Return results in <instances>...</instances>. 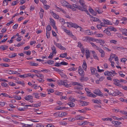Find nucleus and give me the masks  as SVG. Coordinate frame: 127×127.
Listing matches in <instances>:
<instances>
[{
  "instance_id": "nucleus-49",
  "label": "nucleus",
  "mask_w": 127,
  "mask_h": 127,
  "mask_svg": "<svg viewBox=\"0 0 127 127\" xmlns=\"http://www.w3.org/2000/svg\"><path fill=\"white\" fill-rule=\"evenodd\" d=\"M60 21L62 25H64L65 24L64 20L62 19H60Z\"/></svg>"
},
{
  "instance_id": "nucleus-19",
  "label": "nucleus",
  "mask_w": 127,
  "mask_h": 127,
  "mask_svg": "<svg viewBox=\"0 0 127 127\" xmlns=\"http://www.w3.org/2000/svg\"><path fill=\"white\" fill-rule=\"evenodd\" d=\"M92 52L94 58L95 59L98 60V58L97 57L95 52L94 51H92Z\"/></svg>"
},
{
  "instance_id": "nucleus-18",
  "label": "nucleus",
  "mask_w": 127,
  "mask_h": 127,
  "mask_svg": "<svg viewBox=\"0 0 127 127\" xmlns=\"http://www.w3.org/2000/svg\"><path fill=\"white\" fill-rule=\"evenodd\" d=\"M110 31H114L116 32L117 31L116 29L114 27L110 26L107 28Z\"/></svg>"
},
{
  "instance_id": "nucleus-34",
  "label": "nucleus",
  "mask_w": 127,
  "mask_h": 127,
  "mask_svg": "<svg viewBox=\"0 0 127 127\" xmlns=\"http://www.w3.org/2000/svg\"><path fill=\"white\" fill-rule=\"evenodd\" d=\"M36 76H37L40 79L43 78H44L43 75L42 74H38L36 75Z\"/></svg>"
},
{
  "instance_id": "nucleus-15",
  "label": "nucleus",
  "mask_w": 127,
  "mask_h": 127,
  "mask_svg": "<svg viewBox=\"0 0 127 127\" xmlns=\"http://www.w3.org/2000/svg\"><path fill=\"white\" fill-rule=\"evenodd\" d=\"M67 113L65 112H59V117H62L67 115Z\"/></svg>"
},
{
  "instance_id": "nucleus-47",
  "label": "nucleus",
  "mask_w": 127,
  "mask_h": 127,
  "mask_svg": "<svg viewBox=\"0 0 127 127\" xmlns=\"http://www.w3.org/2000/svg\"><path fill=\"white\" fill-rule=\"evenodd\" d=\"M82 66L84 70H86L87 67V64H83Z\"/></svg>"
},
{
  "instance_id": "nucleus-31",
  "label": "nucleus",
  "mask_w": 127,
  "mask_h": 127,
  "mask_svg": "<svg viewBox=\"0 0 127 127\" xmlns=\"http://www.w3.org/2000/svg\"><path fill=\"white\" fill-rule=\"evenodd\" d=\"M89 10L90 12L92 14L94 15H96V13H95L94 11V10L92 9V8H90L89 9Z\"/></svg>"
},
{
  "instance_id": "nucleus-48",
  "label": "nucleus",
  "mask_w": 127,
  "mask_h": 127,
  "mask_svg": "<svg viewBox=\"0 0 127 127\" xmlns=\"http://www.w3.org/2000/svg\"><path fill=\"white\" fill-rule=\"evenodd\" d=\"M89 40L92 41L93 42L95 41L96 39H95L94 38L92 37H89Z\"/></svg>"
},
{
  "instance_id": "nucleus-27",
  "label": "nucleus",
  "mask_w": 127,
  "mask_h": 127,
  "mask_svg": "<svg viewBox=\"0 0 127 127\" xmlns=\"http://www.w3.org/2000/svg\"><path fill=\"white\" fill-rule=\"evenodd\" d=\"M113 122H114L115 123V124L114 125L115 127H117L118 126V125H120L121 124V122L118 121H113Z\"/></svg>"
},
{
  "instance_id": "nucleus-61",
  "label": "nucleus",
  "mask_w": 127,
  "mask_h": 127,
  "mask_svg": "<svg viewBox=\"0 0 127 127\" xmlns=\"http://www.w3.org/2000/svg\"><path fill=\"white\" fill-rule=\"evenodd\" d=\"M110 42L111 43H113L114 44H116L117 43V42L116 40H112L110 41Z\"/></svg>"
},
{
  "instance_id": "nucleus-44",
  "label": "nucleus",
  "mask_w": 127,
  "mask_h": 127,
  "mask_svg": "<svg viewBox=\"0 0 127 127\" xmlns=\"http://www.w3.org/2000/svg\"><path fill=\"white\" fill-rule=\"evenodd\" d=\"M35 96V97L37 98H38L39 97V94L37 93H34L33 94Z\"/></svg>"
},
{
  "instance_id": "nucleus-32",
  "label": "nucleus",
  "mask_w": 127,
  "mask_h": 127,
  "mask_svg": "<svg viewBox=\"0 0 127 127\" xmlns=\"http://www.w3.org/2000/svg\"><path fill=\"white\" fill-rule=\"evenodd\" d=\"M50 23H51L52 25H55V22L54 20L51 18L50 19Z\"/></svg>"
},
{
  "instance_id": "nucleus-17",
  "label": "nucleus",
  "mask_w": 127,
  "mask_h": 127,
  "mask_svg": "<svg viewBox=\"0 0 127 127\" xmlns=\"http://www.w3.org/2000/svg\"><path fill=\"white\" fill-rule=\"evenodd\" d=\"M73 7H74L75 8H76L78 9L79 10L81 11L82 8L80 6L76 4H73Z\"/></svg>"
},
{
  "instance_id": "nucleus-46",
  "label": "nucleus",
  "mask_w": 127,
  "mask_h": 127,
  "mask_svg": "<svg viewBox=\"0 0 127 127\" xmlns=\"http://www.w3.org/2000/svg\"><path fill=\"white\" fill-rule=\"evenodd\" d=\"M100 100L99 101L97 99L95 100H93L92 101L95 103H97L98 104H99L100 103H101L100 101Z\"/></svg>"
},
{
  "instance_id": "nucleus-43",
  "label": "nucleus",
  "mask_w": 127,
  "mask_h": 127,
  "mask_svg": "<svg viewBox=\"0 0 127 127\" xmlns=\"http://www.w3.org/2000/svg\"><path fill=\"white\" fill-rule=\"evenodd\" d=\"M13 97L14 98L18 100H20L21 98V97L19 96H17L16 95H15Z\"/></svg>"
},
{
  "instance_id": "nucleus-42",
  "label": "nucleus",
  "mask_w": 127,
  "mask_h": 127,
  "mask_svg": "<svg viewBox=\"0 0 127 127\" xmlns=\"http://www.w3.org/2000/svg\"><path fill=\"white\" fill-rule=\"evenodd\" d=\"M67 54L66 53H63L61 54L60 55V57L62 58H64V57H66V56H67Z\"/></svg>"
},
{
  "instance_id": "nucleus-16",
  "label": "nucleus",
  "mask_w": 127,
  "mask_h": 127,
  "mask_svg": "<svg viewBox=\"0 0 127 127\" xmlns=\"http://www.w3.org/2000/svg\"><path fill=\"white\" fill-rule=\"evenodd\" d=\"M95 11L98 14L101 13L103 12L102 9L100 8H95Z\"/></svg>"
},
{
  "instance_id": "nucleus-2",
  "label": "nucleus",
  "mask_w": 127,
  "mask_h": 127,
  "mask_svg": "<svg viewBox=\"0 0 127 127\" xmlns=\"http://www.w3.org/2000/svg\"><path fill=\"white\" fill-rule=\"evenodd\" d=\"M59 84L60 85H64L66 87H70L71 86V84H68L67 83L64 81L61 80L59 82Z\"/></svg>"
},
{
  "instance_id": "nucleus-23",
  "label": "nucleus",
  "mask_w": 127,
  "mask_h": 127,
  "mask_svg": "<svg viewBox=\"0 0 127 127\" xmlns=\"http://www.w3.org/2000/svg\"><path fill=\"white\" fill-rule=\"evenodd\" d=\"M90 70L91 71V74L92 75H94L95 71H97V70L95 68L92 67H90Z\"/></svg>"
},
{
  "instance_id": "nucleus-45",
  "label": "nucleus",
  "mask_w": 127,
  "mask_h": 127,
  "mask_svg": "<svg viewBox=\"0 0 127 127\" xmlns=\"http://www.w3.org/2000/svg\"><path fill=\"white\" fill-rule=\"evenodd\" d=\"M8 1L7 0H4L3 2V5H6L8 4Z\"/></svg>"
},
{
  "instance_id": "nucleus-29",
  "label": "nucleus",
  "mask_w": 127,
  "mask_h": 127,
  "mask_svg": "<svg viewBox=\"0 0 127 127\" xmlns=\"http://www.w3.org/2000/svg\"><path fill=\"white\" fill-rule=\"evenodd\" d=\"M81 11L86 12L88 15H90V16L91 17V16L90 15V13L88 12L87 9V8H84V9L82 8V9Z\"/></svg>"
},
{
  "instance_id": "nucleus-57",
  "label": "nucleus",
  "mask_w": 127,
  "mask_h": 127,
  "mask_svg": "<svg viewBox=\"0 0 127 127\" xmlns=\"http://www.w3.org/2000/svg\"><path fill=\"white\" fill-rule=\"evenodd\" d=\"M90 37H88V36H85L83 38L84 39L83 40L84 41H86L88 40H89V38Z\"/></svg>"
},
{
  "instance_id": "nucleus-14",
  "label": "nucleus",
  "mask_w": 127,
  "mask_h": 127,
  "mask_svg": "<svg viewBox=\"0 0 127 127\" xmlns=\"http://www.w3.org/2000/svg\"><path fill=\"white\" fill-rule=\"evenodd\" d=\"M8 73L10 74H18L19 73H18L17 71H14L12 70H8L7 71Z\"/></svg>"
},
{
  "instance_id": "nucleus-41",
  "label": "nucleus",
  "mask_w": 127,
  "mask_h": 127,
  "mask_svg": "<svg viewBox=\"0 0 127 127\" xmlns=\"http://www.w3.org/2000/svg\"><path fill=\"white\" fill-rule=\"evenodd\" d=\"M127 60L126 58H123L121 59V61L122 63H125V62Z\"/></svg>"
},
{
  "instance_id": "nucleus-60",
  "label": "nucleus",
  "mask_w": 127,
  "mask_h": 127,
  "mask_svg": "<svg viewBox=\"0 0 127 127\" xmlns=\"http://www.w3.org/2000/svg\"><path fill=\"white\" fill-rule=\"evenodd\" d=\"M125 29H124V32H122V34L125 36H127V31L126 30V29H125Z\"/></svg>"
},
{
  "instance_id": "nucleus-53",
  "label": "nucleus",
  "mask_w": 127,
  "mask_h": 127,
  "mask_svg": "<svg viewBox=\"0 0 127 127\" xmlns=\"http://www.w3.org/2000/svg\"><path fill=\"white\" fill-rule=\"evenodd\" d=\"M44 6L46 10L48 9L50 7L49 5L45 4L44 5Z\"/></svg>"
},
{
  "instance_id": "nucleus-5",
  "label": "nucleus",
  "mask_w": 127,
  "mask_h": 127,
  "mask_svg": "<svg viewBox=\"0 0 127 127\" xmlns=\"http://www.w3.org/2000/svg\"><path fill=\"white\" fill-rule=\"evenodd\" d=\"M85 55L87 60L90 57V53L89 50H86L85 51Z\"/></svg>"
},
{
  "instance_id": "nucleus-11",
  "label": "nucleus",
  "mask_w": 127,
  "mask_h": 127,
  "mask_svg": "<svg viewBox=\"0 0 127 127\" xmlns=\"http://www.w3.org/2000/svg\"><path fill=\"white\" fill-rule=\"evenodd\" d=\"M50 13L56 19H58L59 18V15L54 13L53 11H51Z\"/></svg>"
},
{
  "instance_id": "nucleus-56",
  "label": "nucleus",
  "mask_w": 127,
  "mask_h": 127,
  "mask_svg": "<svg viewBox=\"0 0 127 127\" xmlns=\"http://www.w3.org/2000/svg\"><path fill=\"white\" fill-rule=\"evenodd\" d=\"M104 74L105 75L109 76L110 75V72L108 71H105L104 73Z\"/></svg>"
},
{
  "instance_id": "nucleus-35",
  "label": "nucleus",
  "mask_w": 127,
  "mask_h": 127,
  "mask_svg": "<svg viewBox=\"0 0 127 127\" xmlns=\"http://www.w3.org/2000/svg\"><path fill=\"white\" fill-rule=\"evenodd\" d=\"M103 21L105 24H107L109 25H110V22L108 20H106L105 19H103Z\"/></svg>"
},
{
  "instance_id": "nucleus-58",
  "label": "nucleus",
  "mask_w": 127,
  "mask_h": 127,
  "mask_svg": "<svg viewBox=\"0 0 127 127\" xmlns=\"http://www.w3.org/2000/svg\"><path fill=\"white\" fill-rule=\"evenodd\" d=\"M1 66H4L5 67H8L9 66V65L8 64H0Z\"/></svg>"
},
{
  "instance_id": "nucleus-7",
  "label": "nucleus",
  "mask_w": 127,
  "mask_h": 127,
  "mask_svg": "<svg viewBox=\"0 0 127 127\" xmlns=\"http://www.w3.org/2000/svg\"><path fill=\"white\" fill-rule=\"evenodd\" d=\"M81 5H82V8L84 9V8H87V6L85 5L84 1L83 0H80L79 1Z\"/></svg>"
},
{
  "instance_id": "nucleus-62",
  "label": "nucleus",
  "mask_w": 127,
  "mask_h": 127,
  "mask_svg": "<svg viewBox=\"0 0 127 127\" xmlns=\"http://www.w3.org/2000/svg\"><path fill=\"white\" fill-rule=\"evenodd\" d=\"M103 35L101 33H99L96 35V36L97 37H102L103 36Z\"/></svg>"
},
{
  "instance_id": "nucleus-30",
  "label": "nucleus",
  "mask_w": 127,
  "mask_h": 127,
  "mask_svg": "<svg viewBox=\"0 0 127 127\" xmlns=\"http://www.w3.org/2000/svg\"><path fill=\"white\" fill-rule=\"evenodd\" d=\"M52 53L53 54H56L57 53L56 51V49L55 47L54 46H53L52 48Z\"/></svg>"
},
{
  "instance_id": "nucleus-51",
  "label": "nucleus",
  "mask_w": 127,
  "mask_h": 127,
  "mask_svg": "<svg viewBox=\"0 0 127 127\" xmlns=\"http://www.w3.org/2000/svg\"><path fill=\"white\" fill-rule=\"evenodd\" d=\"M81 122H83V126H84L86 125H88L89 123L86 121H82Z\"/></svg>"
},
{
  "instance_id": "nucleus-8",
  "label": "nucleus",
  "mask_w": 127,
  "mask_h": 127,
  "mask_svg": "<svg viewBox=\"0 0 127 127\" xmlns=\"http://www.w3.org/2000/svg\"><path fill=\"white\" fill-rule=\"evenodd\" d=\"M91 19L92 21L94 22H97L100 23L101 22L100 21L98 18L91 16Z\"/></svg>"
},
{
  "instance_id": "nucleus-6",
  "label": "nucleus",
  "mask_w": 127,
  "mask_h": 127,
  "mask_svg": "<svg viewBox=\"0 0 127 127\" xmlns=\"http://www.w3.org/2000/svg\"><path fill=\"white\" fill-rule=\"evenodd\" d=\"M78 72L79 74L82 76H84V72L83 69L81 68V67L80 66L79 67L78 69Z\"/></svg>"
},
{
  "instance_id": "nucleus-20",
  "label": "nucleus",
  "mask_w": 127,
  "mask_h": 127,
  "mask_svg": "<svg viewBox=\"0 0 127 127\" xmlns=\"http://www.w3.org/2000/svg\"><path fill=\"white\" fill-rule=\"evenodd\" d=\"M58 47L61 50H66L65 48L64 47V46H62V45L61 43H59V44L57 47Z\"/></svg>"
},
{
  "instance_id": "nucleus-39",
  "label": "nucleus",
  "mask_w": 127,
  "mask_h": 127,
  "mask_svg": "<svg viewBox=\"0 0 127 127\" xmlns=\"http://www.w3.org/2000/svg\"><path fill=\"white\" fill-rule=\"evenodd\" d=\"M110 73V75H111L113 74H117V73H116L115 70H112L111 71L109 72Z\"/></svg>"
},
{
  "instance_id": "nucleus-26",
  "label": "nucleus",
  "mask_w": 127,
  "mask_h": 127,
  "mask_svg": "<svg viewBox=\"0 0 127 127\" xmlns=\"http://www.w3.org/2000/svg\"><path fill=\"white\" fill-rule=\"evenodd\" d=\"M72 27H74L75 28H79V29H80V30L81 31V27H80L78 26L75 23H74L73 24V25Z\"/></svg>"
},
{
  "instance_id": "nucleus-37",
  "label": "nucleus",
  "mask_w": 127,
  "mask_h": 127,
  "mask_svg": "<svg viewBox=\"0 0 127 127\" xmlns=\"http://www.w3.org/2000/svg\"><path fill=\"white\" fill-rule=\"evenodd\" d=\"M55 94L56 95H62L63 94V93H62L60 92L57 91H56L55 92Z\"/></svg>"
},
{
  "instance_id": "nucleus-4",
  "label": "nucleus",
  "mask_w": 127,
  "mask_h": 127,
  "mask_svg": "<svg viewBox=\"0 0 127 127\" xmlns=\"http://www.w3.org/2000/svg\"><path fill=\"white\" fill-rule=\"evenodd\" d=\"M33 96H32L28 95L26 97H24V99L27 100H29L30 99H31L30 100V102H33Z\"/></svg>"
},
{
  "instance_id": "nucleus-9",
  "label": "nucleus",
  "mask_w": 127,
  "mask_h": 127,
  "mask_svg": "<svg viewBox=\"0 0 127 127\" xmlns=\"http://www.w3.org/2000/svg\"><path fill=\"white\" fill-rule=\"evenodd\" d=\"M116 55L114 54H111V55L110 58L109 59V60L110 61L111 64H114V63L112 62L111 61L112 59L115 58Z\"/></svg>"
},
{
  "instance_id": "nucleus-36",
  "label": "nucleus",
  "mask_w": 127,
  "mask_h": 127,
  "mask_svg": "<svg viewBox=\"0 0 127 127\" xmlns=\"http://www.w3.org/2000/svg\"><path fill=\"white\" fill-rule=\"evenodd\" d=\"M122 94V93L120 92H118V93L114 92L112 94V96H116L117 95H119L120 94Z\"/></svg>"
},
{
  "instance_id": "nucleus-63",
  "label": "nucleus",
  "mask_w": 127,
  "mask_h": 127,
  "mask_svg": "<svg viewBox=\"0 0 127 127\" xmlns=\"http://www.w3.org/2000/svg\"><path fill=\"white\" fill-rule=\"evenodd\" d=\"M46 35L48 38L50 37V32H48L47 31H46Z\"/></svg>"
},
{
  "instance_id": "nucleus-55",
  "label": "nucleus",
  "mask_w": 127,
  "mask_h": 127,
  "mask_svg": "<svg viewBox=\"0 0 127 127\" xmlns=\"http://www.w3.org/2000/svg\"><path fill=\"white\" fill-rule=\"evenodd\" d=\"M47 31H48L49 32L51 30V28L50 26L49 25L46 28Z\"/></svg>"
},
{
  "instance_id": "nucleus-25",
  "label": "nucleus",
  "mask_w": 127,
  "mask_h": 127,
  "mask_svg": "<svg viewBox=\"0 0 127 127\" xmlns=\"http://www.w3.org/2000/svg\"><path fill=\"white\" fill-rule=\"evenodd\" d=\"M87 95L88 96L94 98L96 96V95L91 92H90L89 94H87Z\"/></svg>"
},
{
  "instance_id": "nucleus-28",
  "label": "nucleus",
  "mask_w": 127,
  "mask_h": 127,
  "mask_svg": "<svg viewBox=\"0 0 127 127\" xmlns=\"http://www.w3.org/2000/svg\"><path fill=\"white\" fill-rule=\"evenodd\" d=\"M67 104L68 105H69L70 107H74L75 105V104L72 102H68Z\"/></svg>"
},
{
  "instance_id": "nucleus-33",
  "label": "nucleus",
  "mask_w": 127,
  "mask_h": 127,
  "mask_svg": "<svg viewBox=\"0 0 127 127\" xmlns=\"http://www.w3.org/2000/svg\"><path fill=\"white\" fill-rule=\"evenodd\" d=\"M85 33L87 35H91V32L89 30H87L85 31Z\"/></svg>"
},
{
  "instance_id": "nucleus-38",
  "label": "nucleus",
  "mask_w": 127,
  "mask_h": 127,
  "mask_svg": "<svg viewBox=\"0 0 127 127\" xmlns=\"http://www.w3.org/2000/svg\"><path fill=\"white\" fill-rule=\"evenodd\" d=\"M51 70H55L56 71H59L60 72H61V71L59 69L56 67H52L51 68Z\"/></svg>"
},
{
  "instance_id": "nucleus-12",
  "label": "nucleus",
  "mask_w": 127,
  "mask_h": 127,
  "mask_svg": "<svg viewBox=\"0 0 127 127\" xmlns=\"http://www.w3.org/2000/svg\"><path fill=\"white\" fill-rule=\"evenodd\" d=\"M75 118L77 120H82L85 119V117L80 115H76L75 116Z\"/></svg>"
},
{
  "instance_id": "nucleus-24",
  "label": "nucleus",
  "mask_w": 127,
  "mask_h": 127,
  "mask_svg": "<svg viewBox=\"0 0 127 127\" xmlns=\"http://www.w3.org/2000/svg\"><path fill=\"white\" fill-rule=\"evenodd\" d=\"M16 56V54L10 53L9 55V57L10 58L15 57Z\"/></svg>"
},
{
  "instance_id": "nucleus-21",
  "label": "nucleus",
  "mask_w": 127,
  "mask_h": 127,
  "mask_svg": "<svg viewBox=\"0 0 127 127\" xmlns=\"http://www.w3.org/2000/svg\"><path fill=\"white\" fill-rule=\"evenodd\" d=\"M8 46L7 45H1L0 47V49H1L3 51H4L6 49L8 48Z\"/></svg>"
},
{
  "instance_id": "nucleus-54",
  "label": "nucleus",
  "mask_w": 127,
  "mask_h": 127,
  "mask_svg": "<svg viewBox=\"0 0 127 127\" xmlns=\"http://www.w3.org/2000/svg\"><path fill=\"white\" fill-rule=\"evenodd\" d=\"M24 54H26L27 55H30L31 54V51H25L24 52Z\"/></svg>"
},
{
  "instance_id": "nucleus-52",
  "label": "nucleus",
  "mask_w": 127,
  "mask_h": 127,
  "mask_svg": "<svg viewBox=\"0 0 127 127\" xmlns=\"http://www.w3.org/2000/svg\"><path fill=\"white\" fill-rule=\"evenodd\" d=\"M30 121L33 122H39L38 120L34 119H32L30 120Z\"/></svg>"
},
{
  "instance_id": "nucleus-10",
  "label": "nucleus",
  "mask_w": 127,
  "mask_h": 127,
  "mask_svg": "<svg viewBox=\"0 0 127 127\" xmlns=\"http://www.w3.org/2000/svg\"><path fill=\"white\" fill-rule=\"evenodd\" d=\"M104 33H106L107 35L108 36H110L111 35V34L110 31L108 30L107 28L104 31Z\"/></svg>"
},
{
  "instance_id": "nucleus-3",
  "label": "nucleus",
  "mask_w": 127,
  "mask_h": 127,
  "mask_svg": "<svg viewBox=\"0 0 127 127\" xmlns=\"http://www.w3.org/2000/svg\"><path fill=\"white\" fill-rule=\"evenodd\" d=\"M94 93L97 95H99L101 97H102L103 96V95L102 94L100 90L98 89H96L94 91Z\"/></svg>"
},
{
  "instance_id": "nucleus-64",
  "label": "nucleus",
  "mask_w": 127,
  "mask_h": 127,
  "mask_svg": "<svg viewBox=\"0 0 127 127\" xmlns=\"http://www.w3.org/2000/svg\"><path fill=\"white\" fill-rule=\"evenodd\" d=\"M120 82H122L124 83H127V81L121 79L120 80Z\"/></svg>"
},
{
  "instance_id": "nucleus-13",
  "label": "nucleus",
  "mask_w": 127,
  "mask_h": 127,
  "mask_svg": "<svg viewBox=\"0 0 127 127\" xmlns=\"http://www.w3.org/2000/svg\"><path fill=\"white\" fill-rule=\"evenodd\" d=\"M61 4L64 6L67 7L68 4V3L64 0H62L61 1Z\"/></svg>"
},
{
  "instance_id": "nucleus-22",
  "label": "nucleus",
  "mask_w": 127,
  "mask_h": 127,
  "mask_svg": "<svg viewBox=\"0 0 127 127\" xmlns=\"http://www.w3.org/2000/svg\"><path fill=\"white\" fill-rule=\"evenodd\" d=\"M99 51L101 54V57H104L105 55V53L104 51L101 49H100Z\"/></svg>"
},
{
  "instance_id": "nucleus-50",
  "label": "nucleus",
  "mask_w": 127,
  "mask_h": 127,
  "mask_svg": "<svg viewBox=\"0 0 127 127\" xmlns=\"http://www.w3.org/2000/svg\"><path fill=\"white\" fill-rule=\"evenodd\" d=\"M61 76L62 77H63L64 78L66 79L67 78V76L64 74L63 73H61Z\"/></svg>"
},
{
  "instance_id": "nucleus-59",
  "label": "nucleus",
  "mask_w": 127,
  "mask_h": 127,
  "mask_svg": "<svg viewBox=\"0 0 127 127\" xmlns=\"http://www.w3.org/2000/svg\"><path fill=\"white\" fill-rule=\"evenodd\" d=\"M69 99L72 102H75V101L76 100V99H74L72 97H70L69 98Z\"/></svg>"
},
{
  "instance_id": "nucleus-1",
  "label": "nucleus",
  "mask_w": 127,
  "mask_h": 127,
  "mask_svg": "<svg viewBox=\"0 0 127 127\" xmlns=\"http://www.w3.org/2000/svg\"><path fill=\"white\" fill-rule=\"evenodd\" d=\"M113 81L114 82V84L115 85L118 86L120 87H123V86L120 84V81L117 79H113Z\"/></svg>"
},
{
  "instance_id": "nucleus-40",
  "label": "nucleus",
  "mask_w": 127,
  "mask_h": 127,
  "mask_svg": "<svg viewBox=\"0 0 127 127\" xmlns=\"http://www.w3.org/2000/svg\"><path fill=\"white\" fill-rule=\"evenodd\" d=\"M64 31L66 33H68L69 35H72V33L70 32V31L66 29H64Z\"/></svg>"
}]
</instances>
